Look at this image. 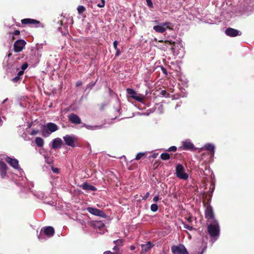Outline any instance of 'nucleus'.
Masks as SVG:
<instances>
[{"label":"nucleus","mask_w":254,"mask_h":254,"mask_svg":"<svg viewBox=\"0 0 254 254\" xmlns=\"http://www.w3.org/2000/svg\"><path fill=\"white\" fill-rule=\"evenodd\" d=\"M207 231L210 236L216 241L220 235V226L217 220L210 222L207 227Z\"/></svg>","instance_id":"obj_1"},{"label":"nucleus","mask_w":254,"mask_h":254,"mask_svg":"<svg viewBox=\"0 0 254 254\" xmlns=\"http://www.w3.org/2000/svg\"><path fill=\"white\" fill-rule=\"evenodd\" d=\"M58 126L53 123H48L45 125L42 126L41 127V132L43 136L47 137L50 135L58 130Z\"/></svg>","instance_id":"obj_2"},{"label":"nucleus","mask_w":254,"mask_h":254,"mask_svg":"<svg viewBox=\"0 0 254 254\" xmlns=\"http://www.w3.org/2000/svg\"><path fill=\"white\" fill-rule=\"evenodd\" d=\"M206 209L205 210V217L207 219V221L209 222H214L216 220L214 217V213L213 210V208L211 206L208 204H205Z\"/></svg>","instance_id":"obj_3"},{"label":"nucleus","mask_w":254,"mask_h":254,"mask_svg":"<svg viewBox=\"0 0 254 254\" xmlns=\"http://www.w3.org/2000/svg\"><path fill=\"white\" fill-rule=\"evenodd\" d=\"M176 175L178 178L184 180H187L189 177L188 174L185 172L184 167L180 164L176 165Z\"/></svg>","instance_id":"obj_4"},{"label":"nucleus","mask_w":254,"mask_h":254,"mask_svg":"<svg viewBox=\"0 0 254 254\" xmlns=\"http://www.w3.org/2000/svg\"><path fill=\"white\" fill-rule=\"evenodd\" d=\"M171 251L173 254H189L186 247L182 244L173 246L171 247Z\"/></svg>","instance_id":"obj_5"},{"label":"nucleus","mask_w":254,"mask_h":254,"mask_svg":"<svg viewBox=\"0 0 254 254\" xmlns=\"http://www.w3.org/2000/svg\"><path fill=\"white\" fill-rule=\"evenodd\" d=\"M171 23L166 22L162 23L161 25H156L153 27V29L157 33H163L167 29H172L170 27Z\"/></svg>","instance_id":"obj_6"},{"label":"nucleus","mask_w":254,"mask_h":254,"mask_svg":"<svg viewBox=\"0 0 254 254\" xmlns=\"http://www.w3.org/2000/svg\"><path fill=\"white\" fill-rule=\"evenodd\" d=\"M159 42L164 43V45L163 46V49L164 51H169L173 54L175 52V45L176 42H171L169 40H166L165 41L160 40L159 41Z\"/></svg>","instance_id":"obj_7"},{"label":"nucleus","mask_w":254,"mask_h":254,"mask_svg":"<svg viewBox=\"0 0 254 254\" xmlns=\"http://www.w3.org/2000/svg\"><path fill=\"white\" fill-rule=\"evenodd\" d=\"M26 42L25 40L19 39L16 40L13 45V50L15 53H19L21 52L24 48Z\"/></svg>","instance_id":"obj_8"},{"label":"nucleus","mask_w":254,"mask_h":254,"mask_svg":"<svg viewBox=\"0 0 254 254\" xmlns=\"http://www.w3.org/2000/svg\"><path fill=\"white\" fill-rule=\"evenodd\" d=\"M77 138L73 135H66L64 136V144L74 147L75 146V142L77 141Z\"/></svg>","instance_id":"obj_9"},{"label":"nucleus","mask_w":254,"mask_h":254,"mask_svg":"<svg viewBox=\"0 0 254 254\" xmlns=\"http://www.w3.org/2000/svg\"><path fill=\"white\" fill-rule=\"evenodd\" d=\"M87 210L90 213L95 216H100L105 218L107 217V215L102 210H99L96 208L88 207L87 208Z\"/></svg>","instance_id":"obj_10"},{"label":"nucleus","mask_w":254,"mask_h":254,"mask_svg":"<svg viewBox=\"0 0 254 254\" xmlns=\"http://www.w3.org/2000/svg\"><path fill=\"white\" fill-rule=\"evenodd\" d=\"M21 22L22 24L29 25L35 27H38V25L42 24L39 21L30 18L23 19L21 20Z\"/></svg>","instance_id":"obj_11"},{"label":"nucleus","mask_w":254,"mask_h":254,"mask_svg":"<svg viewBox=\"0 0 254 254\" xmlns=\"http://www.w3.org/2000/svg\"><path fill=\"white\" fill-rule=\"evenodd\" d=\"M127 94H128L130 95V97L132 99H133L137 101L142 102L143 100H144V96L143 95H139L138 96L136 95V92L132 89L127 88Z\"/></svg>","instance_id":"obj_12"},{"label":"nucleus","mask_w":254,"mask_h":254,"mask_svg":"<svg viewBox=\"0 0 254 254\" xmlns=\"http://www.w3.org/2000/svg\"><path fill=\"white\" fill-rule=\"evenodd\" d=\"M5 161L14 169H18L19 168L18 161L16 159L7 156L5 158Z\"/></svg>","instance_id":"obj_13"},{"label":"nucleus","mask_w":254,"mask_h":254,"mask_svg":"<svg viewBox=\"0 0 254 254\" xmlns=\"http://www.w3.org/2000/svg\"><path fill=\"white\" fill-rule=\"evenodd\" d=\"M69 121L72 124H80L81 121L80 118L75 114L72 113L68 116Z\"/></svg>","instance_id":"obj_14"},{"label":"nucleus","mask_w":254,"mask_h":254,"mask_svg":"<svg viewBox=\"0 0 254 254\" xmlns=\"http://www.w3.org/2000/svg\"><path fill=\"white\" fill-rule=\"evenodd\" d=\"M239 31L232 28H228L225 30V34L230 37H236L238 35H241V33H239Z\"/></svg>","instance_id":"obj_15"},{"label":"nucleus","mask_w":254,"mask_h":254,"mask_svg":"<svg viewBox=\"0 0 254 254\" xmlns=\"http://www.w3.org/2000/svg\"><path fill=\"white\" fill-rule=\"evenodd\" d=\"M8 167L6 164L0 161V175L2 178H4L7 173Z\"/></svg>","instance_id":"obj_16"},{"label":"nucleus","mask_w":254,"mask_h":254,"mask_svg":"<svg viewBox=\"0 0 254 254\" xmlns=\"http://www.w3.org/2000/svg\"><path fill=\"white\" fill-rule=\"evenodd\" d=\"M115 246L113 248V251H117L118 252H121L120 248L124 245V240L123 239H118L113 242Z\"/></svg>","instance_id":"obj_17"},{"label":"nucleus","mask_w":254,"mask_h":254,"mask_svg":"<svg viewBox=\"0 0 254 254\" xmlns=\"http://www.w3.org/2000/svg\"><path fill=\"white\" fill-rule=\"evenodd\" d=\"M63 145V141L60 138H56L52 141V148L56 149L60 148Z\"/></svg>","instance_id":"obj_18"},{"label":"nucleus","mask_w":254,"mask_h":254,"mask_svg":"<svg viewBox=\"0 0 254 254\" xmlns=\"http://www.w3.org/2000/svg\"><path fill=\"white\" fill-rule=\"evenodd\" d=\"M80 188L83 190L88 191H96L97 189L96 187L92 185H90L87 183H84L82 185L80 186Z\"/></svg>","instance_id":"obj_19"},{"label":"nucleus","mask_w":254,"mask_h":254,"mask_svg":"<svg viewBox=\"0 0 254 254\" xmlns=\"http://www.w3.org/2000/svg\"><path fill=\"white\" fill-rule=\"evenodd\" d=\"M44 232L45 234L48 237L53 236L55 233L54 229L51 226H47L44 228Z\"/></svg>","instance_id":"obj_20"},{"label":"nucleus","mask_w":254,"mask_h":254,"mask_svg":"<svg viewBox=\"0 0 254 254\" xmlns=\"http://www.w3.org/2000/svg\"><path fill=\"white\" fill-rule=\"evenodd\" d=\"M182 147L184 150H193L194 149V145L191 142L187 141L183 142Z\"/></svg>","instance_id":"obj_21"},{"label":"nucleus","mask_w":254,"mask_h":254,"mask_svg":"<svg viewBox=\"0 0 254 254\" xmlns=\"http://www.w3.org/2000/svg\"><path fill=\"white\" fill-rule=\"evenodd\" d=\"M141 251L146 253L151 249L152 245L150 242H148L146 244L141 245Z\"/></svg>","instance_id":"obj_22"},{"label":"nucleus","mask_w":254,"mask_h":254,"mask_svg":"<svg viewBox=\"0 0 254 254\" xmlns=\"http://www.w3.org/2000/svg\"><path fill=\"white\" fill-rule=\"evenodd\" d=\"M35 141L37 146L41 147L44 145V140L41 137H37Z\"/></svg>","instance_id":"obj_23"},{"label":"nucleus","mask_w":254,"mask_h":254,"mask_svg":"<svg viewBox=\"0 0 254 254\" xmlns=\"http://www.w3.org/2000/svg\"><path fill=\"white\" fill-rule=\"evenodd\" d=\"M205 148L207 150L210 151L212 154L214 153V146L210 143H207L205 145Z\"/></svg>","instance_id":"obj_24"},{"label":"nucleus","mask_w":254,"mask_h":254,"mask_svg":"<svg viewBox=\"0 0 254 254\" xmlns=\"http://www.w3.org/2000/svg\"><path fill=\"white\" fill-rule=\"evenodd\" d=\"M160 157L163 160H167L170 159V155L167 153H163L161 154Z\"/></svg>","instance_id":"obj_25"},{"label":"nucleus","mask_w":254,"mask_h":254,"mask_svg":"<svg viewBox=\"0 0 254 254\" xmlns=\"http://www.w3.org/2000/svg\"><path fill=\"white\" fill-rule=\"evenodd\" d=\"M150 209L153 212H156L158 209V206L156 204H152L151 205Z\"/></svg>","instance_id":"obj_26"},{"label":"nucleus","mask_w":254,"mask_h":254,"mask_svg":"<svg viewBox=\"0 0 254 254\" xmlns=\"http://www.w3.org/2000/svg\"><path fill=\"white\" fill-rule=\"evenodd\" d=\"M85 10V8L82 5H79L77 7V11L79 14H82Z\"/></svg>","instance_id":"obj_27"},{"label":"nucleus","mask_w":254,"mask_h":254,"mask_svg":"<svg viewBox=\"0 0 254 254\" xmlns=\"http://www.w3.org/2000/svg\"><path fill=\"white\" fill-rule=\"evenodd\" d=\"M145 153L140 152L137 154L135 157V160H139L143 156L145 155Z\"/></svg>","instance_id":"obj_28"},{"label":"nucleus","mask_w":254,"mask_h":254,"mask_svg":"<svg viewBox=\"0 0 254 254\" xmlns=\"http://www.w3.org/2000/svg\"><path fill=\"white\" fill-rule=\"evenodd\" d=\"M114 252L108 251L104 253V254H122V252H118L117 251H114Z\"/></svg>","instance_id":"obj_29"},{"label":"nucleus","mask_w":254,"mask_h":254,"mask_svg":"<svg viewBox=\"0 0 254 254\" xmlns=\"http://www.w3.org/2000/svg\"><path fill=\"white\" fill-rule=\"evenodd\" d=\"M167 151L168 152H171V151L175 152L177 151V147L175 146H171V147H169L167 150Z\"/></svg>","instance_id":"obj_30"},{"label":"nucleus","mask_w":254,"mask_h":254,"mask_svg":"<svg viewBox=\"0 0 254 254\" xmlns=\"http://www.w3.org/2000/svg\"><path fill=\"white\" fill-rule=\"evenodd\" d=\"M184 227L186 229H187L190 231H191L193 230V228L192 226H190L186 223H183Z\"/></svg>","instance_id":"obj_31"},{"label":"nucleus","mask_w":254,"mask_h":254,"mask_svg":"<svg viewBox=\"0 0 254 254\" xmlns=\"http://www.w3.org/2000/svg\"><path fill=\"white\" fill-rule=\"evenodd\" d=\"M20 80V77H18V76H16L15 77L13 78L11 80L14 83H17L18 81H19Z\"/></svg>","instance_id":"obj_32"},{"label":"nucleus","mask_w":254,"mask_h":254,"mask_svg":"<svg viewBox=\"0 0 254 254\" xmlns=\"http://www.w3.org/2000/svg\"><path fill=\"white\" fill-rule=\"evenodd\" d=\"M105 0H101V3H99L97 4V6L99 7H104L105 6Z\"/></svg>","instance_id":"obj_33"},{"label":"nucleus","mask_w":254,"mask_h":254,"mask_svg":"<svg viewBox=\"0 0 254 254\" xmlns=\"http://www.w3.org/2000/svg\"><path fill=\"white\" fill-rule=\"evenodd\" d=\"M95 84H96V82H94V83L90 82V83H89L87 85L86 89H88V88L91 89L93 86H95Z\"/></svg>","instance_id":"obj_34"},{"label":"nucleus","mask_w":254,"mask_h":254,"mask_svg":"<svg viewBox=\"0 0 254 254\" xmlns=\"http://www.w3.org/2000/svg\"><path fill=\"white\" fill-rule=\"evenodd\" d=\"M146 0L147 2V5L150 8L153 7V3L152 2L151 0Z\"/></svg>","instance_id":"obj_35"},{"label":"nucleus","mask_w":254,"mask_h":254,"mask_svg":"<svg viewBox=\"0 0 254 254\" xmlns=\"http://www.w3.org/2000/svg\"><path fill=\"white\" fill-rule=\"evenodd\" d=\"M28 66V65L27 63H25L24 64H23L22 65V66L21 67L22 70L24 71L25 69H26L27 68Z\"/></svg>","instance_id":"obj_36"},{"label":"nucleus","mask_w":254,"mask_h":254,"mask_svg":"<svg viewBox=\"0 0 254 254\" xmlns=\"http://www.w3.org/2000/svg\"><path fill=\"white\" fill-rule=\"evenodd\" d=\"M39 132V130L38 129H33L31 131L30 134L34 135L37 134Z\"/></svg>","instance_id":"obj_37"},{"label":"nucleus","mask_w":254,"mask_h":254,"mask_svg":"<svg viewBox=\"0 0 254 254\" xmlns=\"http://www.w3.org/2000/svg\"><path fill=\"white\" fill-rule=\"evenodd\" d=\"M161 70L163 72V73L164 74H165V75H167V71L166 69L164 67H163V66H161Z\"/></svg>","instance_id":"obj_38"},{"label":"nucleus","mask_w":254,"mask_h":254,"mask_svg":"<svg viewBox=\"0 0 254 254\" xmlns=\"http://www.w3.org/2000/svg\"><path fill=\"white\" fill-rule=\"evenodd\" d=\"M106 106V105L105 103L101 104V105H100V110L101 111H104Z\"/></svg>","instance_id":"obj_39"},{"label":"nucleus","mask_w":254,"mask_h":254,"mask_svg":"<svg viewBox=\"0 0 254 254\" xmlns=\"http://www.w3.org/2000/svg\"><path fill=\"white\" fill-rule=\"evenodd\" d=\"M118 42L117 41H115L113 43V46L115 50H117L118 48Z\"/></svg>","instance_id":"obj_40"},{"label":"nucleus","mask_w":254,"mask_h":254,"mask_svg":"<svg viewBox=\"0 0 254 254\" xmlns=\"http://www.w3.org/2000/svg\"><path fill=\"white\" fill-rule=\"evenodd\" d=\"M160 94L162 95H163V96H166V95H169V93H167V92L166 90H161V92H160Z\"/></svg>","instance_id":"obj_41"},{"label":"nucleus","mask_w":254,"mask_h":254,"mask_svg":"<svg viewBox=\"0 0 254 254\" xmlns=\"http://www.w3.org/2000/svg\"><path fill=\"white\" fill-rule=\"evenodd\" d=\"M20 31L18 30H15L13 33V35H19L20 34Z\"/></svg>","instance_id":"obj_42"},{"label":"nucleus","mask_w":254,"mask_h":254,"mask_svg":"<svg viewBox=\"0 0 254 254\" xmlns=\"http://www.w3.org/2000/svg\"><path fill=\"white\" fill-rule=\"evenodd\" d=\"M82 84V82L80 80H78L76 83V87H79Z\"/></svg>","instance_id":"obj_43"},{"label":"nucleus","mask_w":254,"mask_h":254,"mask_svg":"<svg viewBox=\"0 0 254 254\" xmlns=\"http://www.w3.org/2000/svg\"><path fill=\"white\" fill-rule=\"evenodd\" d=\"M159 199V197L158 196H155L153 198V201L155 202H157Z\"/></svg>","instance_id":"obj_44"},{"label":"nucleus","mask_w":254,"mask_h":254,"mask_svg":"<svg viewBox=\"0 0 254 254\" xmlns=\"http://www.w3.org/2000/svg\"><path fill=\"white\" fill-rule=\"evenodd\" d=\"M24 73L23 70H20L18 72V73L17 74V76H18V77H20V76L22 75Z\"/></svg>","instance_id":"obj_45"},{"label":"nucleus","mask_w":254,"mask_h":254,"mask_svg":"<svg viewBox=\"0 0 254 254\" xmlns=\"http://www.w3.org/2000/svg\"><path fill=\"white\" fill-rule=\"evenodd\" d=\"M149 194L150 193L149 192H146V194H145V195L144 196H143L142 199H146V198H147L149 195Z\"/></svg>","instance_id":"obj_46"},{"label":"nucleus","mask_w":254,"mask_h":254,"mask_svg":"<svg viewBox=\"0 0 254 254\" xmlns=\"http://www.w3.org/2000/svg\"><path fill=\"white\" fill-rule=\"evenodd\" d=\"M116 50V56H119L120 55V50L119 49H118L117 50Z\"/></svg>","instance_id":"obj_47"},{"label":"nucleus","mask_w":254,"mask_h":254,"mask_svg":"<svg viewBox=\"0 0 254 254\" xmlns=\"http://www.w3.org/2000/svg\"><path fill=\"white\" fill-rule=\"evenodd\" d=\"M54 173H58V168H53L52 169Z\"/></svg>","instance_id":"obj_48"},{"label":"nucleus","mask_w":254,"mask_h":254,"mask_svg":"<svg viewBox=\"0 0 254 254\" xmlns=\"http://www.w3.org/2000/svg\"><path fill=\"white\" fill-rule=\"evenodd\" d=\"M135 249V247L134 246H133V245H131L130 247V250L131 251H133Z\"/></svg>","instance_id":"obj_49"},{"label":"nucleus","mask_w":254,"mask_h":254,"mask_svg":"<svg viewBox=\"0 0 254 254\" xmlns=\"http://www.w3.org/2000/svg\"><path fill=\"white\" fill-rule=\"evenodd\" d=\"M97 223L99 224V225H98V227H102L103 226H104V224L103 223H101V222H97Z\"/></svg>","instance_id":"obj_50"},{"label":"nucleus","mask_w":254,"mask_h":254,"mask_svg":"<svg viewBox=\"0 0 254 254\" xmlns=\"http://www.w3.org/2000/svg\"><path fill=\"white\" fill-rule=\"evenodd\" d=\"M188 221H189V222H191L192 221V218H191V217H189V218H188Z\"/></svg>","instance_id":"obj_51"},{"label":"nucleus","mask_w":254,"mask_h":254,"mask_svg":"<svg viewBox=\"0 0 254 254\" xmlns=\"http://www.w3.org/2000/svg\"><path fill=\"white\" fill-rule=\"evenodd\" d=\"M59 21L60 22V26H62L63 25L62 20H59Z\"/></svg>","instance_id":"obj_52"},{"label":"nucleus","mask_w":254,"mask_h":254,"mask_svg":"<svg viewBox=\"0 0 254 254\" xmlns=\"http://www.w3.org/2000/svg\"><path fill=\"white\" fill-rule=\"evenodd\" d=\"M14 39H15V37H14V36H13L12 37V40H14Z\"/></svg>","instance_id":"obj_53"},{"label":"nucleus","mask_w":254,"mask_h":254,"mask_svg":"<svg viewBox=\"0 0 254 254\" xmlns=\"http://www.w3.org/2000/svg\"><path fill=\"white\" fill-rule=\"evenodd\" d=\"M11 56V53H9V54H8V56L9 57H10Z\"/></svg>","instance_id":"obj_54"},{"label":"nucleus","mask_w":254,"mask_h":254,"mask_svg":"<svg viewBox=\"0 0 254 254\" xmlns=\"http://www.w3.org/2000/svg\"><path fill=\"white\" fill-rule=\"evenodd\" d=\"M7 100V99H5L3 101V103H4L5 102H6V101Z\"/></svg>","instance_id":"obj_55"},{"label":"nucleus","mask_w":254,"mask_h":254,"mask_svg":"<svg viewBox=\"0 0 254 254\" xmlns=\"http://www.w3.org/2000/svg\"><path fill=\"white\" fill-rule=\"evenodd\" d=\"M59 29L60 30H62V28H61V27H59Z\"/></svg>","instance_id":"obj_56"},{"label":"nucleus","mask_w":254,"mask_h":254,"mask_svg":"<svg viewBox=\"0 0 254 254\" xmlns=\"http://www.w3.org/2000/svg\"><path fill=\"white\" fill-rule=\"evenodd\" d=\"M202 253H203V251H202V252H201V254H202Z\"/></svg>","instance_id":"obj_57"},{"label":"nucleus","mask_w":254,"mask_h":254,"mask_svg":"<svg viewBox=\"0 0 254 254\" xmlns=\"http://www.w3.org/2000/svg\"><path fill=\"white\" fill-rule=\"evenodd\" d=\"M1 120L0 119V122H1Z\"/></svg>","instance_id":"obj_58"}]
</instances>
